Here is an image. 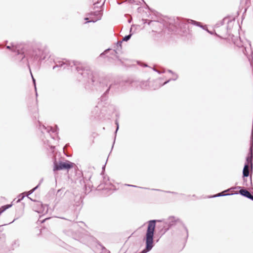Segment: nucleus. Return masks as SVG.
<instances>
[{
	"instance_id": "obj_34",
	"label": "nucleus",
	"mask_w": 253,
	"mask_h": 253,
	"mask_svg": "<svg viewBox=\"0 0 253 253\" xmlns=\"http://www.w3.org/2000/svg\"><path fill=\"white\" fill-rule=\"evenodd\" d=\"M40 185H37L36 187H35L34 188H33L34 189H35V191H36L38 188V187H39Z\"/></svg>"
},
{
	"instance_id": "obj_38",
	"label": "nucleus",
	"mask_w": 253,
	"mask_h": 253,
	"mask_svg": "<svg viewBox=\"0 0 253 253\" xmlns=\"http://www.w3.org/2000/svg\"><path fill=\"white\" fill-rule=\"evenodd\" d=\"M169 72L171 73L172 74H173V72L171 70H169Z\"/></svg>"
},
{
	"instance_id": "obj_22",
	"label": "nucleus",
	"mask_w": 253,
	"mask_h": 253,
	"mask_svg": "<svg viewBox=\"0 0 253 253\" xmlns=\"http://www.w3.org/2000/svg\"><path fill=\"white\" fill-rule=\"evenodd\" d=\"M151 190H154V191H163V192H166V193H171V194H178V193L177 192H172V191H163V190H160V189H152Z\"/></svg>"
},
{
	"instance_id": "obj_42",
	"label": "nucleus",
	"mask_w": 253,
	"mask_h": 253,
	"mask_svg": "<svg viewBox=\"0 0 253 253\" xmlns=\"http://www.w3.org/2000/svg\"><path fill=\"white\" fill-rule=\"evenodd\" d=\"M192 196H193V197H196V195H193Z\"/></svg>"
},
{
	"instance_id": "obj_16",
	"label": "nucleus",
	"mask_w": 253,
	"mask_h": 253,
	"mask_svg": "<svg viewBox=\"0 0 253 253\" xmlns=\"http://www.w3.org/2000/svg\"><path fill=\"white\" fill-rule=\"evenodd\" d=\"M169 230V227H167L165 224L161 230L158 232V234L160 235L161 237L164 234H165Z\"/></svg>"
},
{
	"instance_id": "obj_44",
	"label": "nucleus",
	"mask_w": 253,
	"mask_h": 253,
	"mask_svg": "<svg viewBox=\"0 0 253 253\" xmlns=\"http://www.w3.org/2000/svg\"><path fill=\"white\" fill-rule=\"evenodd\" d=\"M7 41H5V43H7Z\"/></svg>"
},
{
	"instance_id": "obj_3",
	"label": "nucleus",
	"mask_w": 253,
	"mask_h": 253,
	"mask_svg": "<svg viewBox=\"0 0 253 253\" xmlns=\"http://www.w3.org/2000/svg\"><path fill=\"white\" fill-rule=\"evenodd\" d=\"M27 60L31 59L33 60L42 61L45 58L43 51L39 48H34L32 49H29L26 51H23L21 54V60L24 58Z\"/></svg>"
},
{
	"instance_id": "obj_12",
	"label": "nucleus",
	"mask_w": 253,
	"mask_h": 253,
	"mask_svg": "<svg viewBox=\"0 0 253 253\" xmlns=\"http://www.w3.org/2000/svg\"><path fill=\"white\" fill-rule=\"evenodd\" d=\"M90 15H94L96 16L95 19H91L89 21H87V22H93L94 23L96 22L98 20H99L101 19V17L102 15V10H97L94 12H91L90 13Z\"/></svg>"
},
{
	"instance_id": "obj_15",
	"label": "nucleus",
	"mask_w": 253,
	"mask_h": 253,
	"mask_svg": "<svg viewBox=\"0 0 253 253\" xmlns=\"http://www.w3.org/2000/svg\"><path fill=\"white\" fill-rule=\"evenodd\" d=\"M243 178V184L247 187L252 186V176H250L249 180H248V177Z\"/></svg>"
},
{
	"instance_id": "obj_28",
	"label": "nucleus",
	"mask_w": 253,
	"mask_h": 253,
	"mask_svg": "<svg viewBox=\"0 0 253 253\" xmlns=\"http://www.w3.org/2000/svg\"><path fill=\"white\" fill-rule=\"evenodd\" d=\"M111 50L110 48H108L107 49H106L103 52H102V53H101L100 54V57H103L104 55H105L106 54H107L109 51H110Z\"/></svg>"
},
{
	"instance_id": "obj_25",
	"label": "nucleus",
	"mask_w": 253,
	"mask_h": 253,
	"mask_svg": "<svg viewBox=\"0 0 253 253\" xmlns=\"http://www.w3.org/2000/svg\"><path fill=\"white\" fill-rule=\"evenodd\" d=\"M24 193H21V194H20L18 196V198L19 199H18L17 202H20L21 201H22L25 197V195H24Z\"/></svg>"
},
{
	"instance_id": "obj_14",
	"label": "nucleus",
	"mask_w": 253,
	"mask_h": 253,
	"mask_svg": "<svg viewBox=\"0 0 253 253\" xmlns=\"http://www.w3.org/2000/svg\"><path fill=\"white\" fill-rule=\"evenodd\" d=\"M123 41H119L118 42L116 45V49L113 50L111 54L112 55H115L116 53H117V50H120L122 49V44Z\"/></svg>"
},
{
	"instance_id": "obj_39",
	"label": "nucleus",
	"mask_w": 253,
	"mask_h": 253,
	"mask_svg": "<svg viewBox=\"0 0 253 253\" xmlns=\"http://www.w3.org/2000/svg\"><path fill=\"white\" fill-rule=\"evenodd\" d=\"M15 220H16L15 219H13V220L12 222H10L9 224L13 222Z\"/></svg>"
},
{
	"instance_id": "obj_43",
	"label": "nucleus",
	"mask_w": 253,
	"mask_h": 253,
	"mask_svg": "<svg viewBox=\"0 0 253 253\" xmlns=\"http://www.w3.org/2000/svg\"><path fill=\"white\" fill-rule=\"evenodd\" d=\"M131 30H132V29L131 28L130 30V33L131 32Z\"/></svg>"
},
{
	"instance_id": "obj_5",
	"label": "nucleus",
	"mask_w": 253,
	"mask_h": 253,
	"mask_svg": "<svg viewBox=\"0 0 253 253\" xmlns=\"http://www.w3.org/2000/svg\"><path fill=\"white\" fill-rule=\"evenodd\" d=\"M164 224L169 227V229H170L172 227H174L177 225L182 226L186 232V239L188 237V232L187 227L185 226L183 222L178 218L174 216H171L169 217L167 220L164 222Z\"/></svg>"
},
{
	"instance_id": "obj_37",
	"label": "nucleus",
	"mask_w": 253,
	"mask_h": 253,
	"mask_svg": "<svg viewBox=\"0 0 253 253\" xmlns=\"http://www.w3.org/2000/svg\"><path fill=\"white\" fill-rule=\"evenodd\" d=\"M30 191H31V193H33L35 191V189H34L33 188L31 190H30Z\"/></svg>"
},
{
	"instance_id": "obj_6",
	"label": "nucleus",
	"mask_w": 253,
	"mask_h": 253,
	"mask_svg": "<svg viewBox=\"0 0 253 253\" xmlns=\"http://www.w3.org/2000/svg\"><path fill=\"white\" fill-rule=\"evenodd\" d=\"M114 84H108L107 83V79H102L101 81H99V87L102 88V91L105 90V92L101 95L100 97V100L101 101H105L107 99V94L109 93V92L111 88L113 87Z\"/></svg>"
},
{
	"instance_id": "obj_24",
	"label": "nucleus",
	"mask_w": 253,
	"mask_h": 253,
	"mask_svg": "<svg viewBox=\"0 0 253 253\" xmlns=\"http://www.w3.org/2000/svg\"><path fill=\"white\" fill-rule=\"evenodd\" d=\"M93 3V4L94 5L95 7H98L97 4L101 1V0H91Z\"/></svg>"
},
{
	"instance_id": "obj_32",
	"label": "nucleus",
	"mask_w": 253,
	"mask_h": 253,
	"mask_svg": "<svg viewBox=\"0 0 253 253\" xmlns=\"http://www.w3.org/2000/svg\"><path fill=\"white\" fill-rule=\"evenodd\" d=\"M205 30L207 31L209 33H210V34L211 35H212L213 34V33L211 31H209L208 28H207L206 26H205V29H204Z\"/></svg>"
},
{
	"instance_id": "obj_2",
	"label": "nucleus",
	"mask_w": 253,
	"mask_h": 253,
	"mask_svg": "<svg viewBox=\"0 0 253 253\" xmlns=\"http://www.w3.org/2000/svg\"><path fill=\"white\" fill-rule=\"evenodd\" d=\"M157 222H162L161 220L153 219L148 221V226L144 240L145 241V248L140 253H147L150 252L154 246V232Z\"/></svg>"
},
{
	"instance_id": "obj_41",
	"label": "nucleus",
	"mask_w": 253,
	"mask_h": 253,
	"mask_svg": "<svg viewBox=\"0 0 253 253\" xmlns=\"http://www.w3.org/2000/svg\"><path fill=\"white\" fill-rule=\"evenodd\" d=\"M105 165H104V166L102 167V169H104V168H105Z\"/></svg>"
},
{
	"instance_id": "obj_8",
	"label": "nucleus",
	"mask_w": 253,
	"mask_h": 253,
	"mask_svg": "<svg viewBox=\"0 0 253 253\" xmlns=\"http://www.w3.org/2000/svg\"><path fill=\"white\" fill-rule=\"evenodd\" d=\"M39 129L41 131L42 133H44L46 132L47 134H49L50 135L51 132L55 133V134L57 133V126H56V129H54L51 126H45L44 125H42L40 121H39Z\"/></svg>"
},
{
	"instance_id": "obj_7",
	"label": "nucleus",
	"mask_w": 253,
	"mask_h": 253,
	"mask_svg": "<svg viewBox=\"0 0 253 253\" xmlns=\"http://www.w3.org/2000/svg\"><path fill=\"white\" fill-rule=\"evenodd\" d=\"M75 164L69 161L60 162L58 164L56 162H54L53 170L58 171L63 169L69 170L72 168Z\"/></svg>"
},
{
	"instance_id": "obj_17",
	"label": "nucleus",
	"mask_w": 253,
	"mask_h": 253,
	"mask_svg": "<svg viewBox=\"0 0 253 253\" xmlns=\"http://www.w3.org/2000/svg\"><path fill=\"white\" fill-rule=\"evenodd\" d=\"M190 23L193 25L199 27L203 29H205V26H203L202 23L200 22H198L193 20L190 19Z\"/></svg>"
},
{
	"instance_id": "obj_10",
	"label": "nucleus",
	"mask_w": 253,
	"mask_h": 253,
	"mask_svg": "<svg viewBox=\"0 0 253 253\" xmlns=\"http://www.w3.org/2000/svg\"><path fill=\"white\" fill-rule=\"evenodd\" d=\"M190 23V20L189 19H177V21L176 22V24H178L180 28H183L184 29H188V24Z\"/></svg>"
},
{
	"instance_id": "obj_26",
	"label": "nucleus",
	"mask_w": 253,
	"mask_h": 253,
	"mask_svg": "<svg viewBox=\"0 0 253 253\" xmlns=\"http://www.w3.org/2000/svg\"><path fill=\"white\" fill-rule=\"evenodd\" d=\"M178 78V76L175 74V78H173V79H170L168 80H167V81H166L165 82H164L162 84V85H164L165 84H168L169 82L171 80H173V81H175Z\"/></svg>"
},
{
	"instance_id": "obj_21",
	"label": "nucleus",
	"mask_w": 253,
	"mask_h": 253,
	"mask_svg": "<svg viewBox=\"0 0 253 253\" xmlns=\"http://www.w3.org/2000/svg\"><path fill=\"white\" fill-rule=\"evenodd\" d=\"M115 124L116 125V129L115 131V136L113 144V145H112V149H113V148L114 144L115 142L116 134H117V131H118V130L119 129V122H118V121L117 120L115 121Z\"/></svg>"
},
{
	"instance_id": "obj_1",
	"label": "nucleus",
	"mask_w": 253,
	"mask_h": 253,
	"mask_svg": "<svg viewBox=\"0 0 253 253\" xmlns=\"http://www.w3.org/2000/svg\"><path fill=\"white\" fill-rule=\"evenodd\" d=\"M55 65L53 67V70L55 69L56 68L69 69V67H70L72 70V68L75 67L79 75L80 76L79 78L82 77L84 82H86L89 84H91L93 85H95V77L93 75L92 72L88 67L83 68L78 62L70 61L64 59L62 60L55 61Z\"/></svg>"
},
{
	"instance_id": "obj_19",
	"label": "nucleus",
	"mask_w": 253,
	"mask_h": 253,
	"mask_svg": "<svg viewBox=\"0 0 253 253\" xmlns=\"http://www.w3.org/2000/svg\"><path fill=\"white\" fill-rule=\"evenodd\" d=\"M12 205H4L0 208V215L1 214L4 212L5 210H6L7 209L10 208L11 207Z\"/></svg>"
},
{
	"instance_id": "obj_31",
	"label": "nucleus",
	"mask_w": 253,
	"mask_h": 253,
	"mask_svg": "<svg viewBox=\"0 0 253 253\" xmlns=\"http://www.w3.org/2000/svg\"><path fill=\"white\" fill-rule=\"evenodd\" d=\"M143 20L145 21L144 22V23H146L148 21L147 23H148V25H150V23L153 21H150V20H147V19H145V20Z\"/></svg>"
},
{
	"instance_id": "obj_45",
	"label": "nucleus",
	"mask_w": 253,
	"mask_h": 253,
	"mask_svg": "<svg viewBox=\"0 0 253 253\" xmlns=\"http://www.w3.org/2000/svg\"><path fill=\"white\" fill-rule=\"evenodd\" d=\"M47 210H46V211H45V212H47Z\"/></svg>"
},
{
	"instance_id": "obj_40",
	"label": "nucleus",
	"mask_w": 253,
	"mask_h": 253,
	"mask_svg": "<svg viewBox=\"0 0 253 253\" xmlns=\"http://www.w3.org/2000/svg\"><path fill=\"white\" fill-rule=\"evenodd\" d=\"M60 190H58V191H57V194H58V193H59V192H60Z\"/></svg>"
},
{
	"instance_id": "obj_36",
	"label": "nucleus",
	"mask_w": 253,
	"mask_h": 253,
	"mask_svg": "<svg viewBox=\"0 0 253 253\" xmlns=\"http://www.w3.org/2000/svg\"><path fill=\"white\" fill-rule=\"evenodd\" d=\"M153 70L155 71V72H158L159 74H161V72H160L159 71H158V70L155 69H153Z\"/></svg>"
},
{
	"instance_id": "obj_9",
	"label": "nucleus",
	"mask_w": 253,
	"mask_h": 253,
	"mask_svg": "<svg viewBox=\"0 0 253 253\" xmlns=\"http://www.w3.org/2000/svg\"><path fill=\"white\" fill-rule=\"evenodd\" d=\"M240 189L238 193H236V194H240L242 196L247 198L250 200L252 199L253 195H252L247 190L244 189L241 186L232 187L231 189Z\"/></svg>"
},
{
	"instance_id": "obj_33",
	"label": "nucleus",
	"mask_w": 253,
	"mask_h": 253,
	"mask_svg": "<svg viewBox=\"0 0 253 253\" xmlns=\"http://www.w3.org/2000/svg\"><path fill=\"white\" fill-rule=\"evenodd\" d=\"M43 180V178H42L40 180V182H39V183L38 185H40L41 184V183L42 182Z\"/></svg>"
},
{
	"instance_id": "obj_4",
	"label": "nucleus",
	"mask_w": 253,
	"mask_h": 253,
	"mask_svg": "<svg viewBox=\"0 0 253 253\" xmlns=\"http://www.w3.org/2000/svg\"><path fill=\"white\" fill-rule=\"evenodd\" d=\"M250 167L251 171L253 169V137L251 136L250 146L249 153L246 158V162L243 169V178L248 177L249 175V168Z\"/></svg>"
},
{
	"instance_id": "obj_18",
	"label": "nucleus",
	"mask_w": 253,
	"mask_h": 253,
	"mask_svg": "<svg viewBox=\"0 0 253 253\" xmlns=\"http://www.w3.org/2000/svg\"><path fill=\"white\" fill-rule=\"evenodd\" d=\"M90 237L87 235H85L84 237L82 236V234L79 237V239H77L80 242L83 243V244H86L87 241L89 239Z\"/></svg>"
},
{
	"instance_id": "obj_13",
	"label": "nucleus",
	"mask_w": 253,
	"mask_h": 253,
	"mask_svg": "<svg viewBox=\"0 0 253 253\" xmlns=\"http://www.w3.org/2000/svg\"><path fill=\"white\" fill-rule=\"evenodd\" d=\"M230 190H231V188L230 189H228L226 190H225L223 192H220L218 194H214V195H211V196H209L208 197L209 198H216V197H221V196H228V195H232L233 194H224V193L225 192H226L227 191H229Z\"/></svg>"
},
{
	"instance_id": "obj_29",
	"label": "nucleus",
	"mask_w": 253,
	"mask_h": 253,
	"mask_svg": "<svg viewBox=\"0 0 253 253\" xmlns=\"http://www.w3.org/2000/svg\"><path fill=\"white\" fill-rule=\"evenodd\" d=\"M24 194H26V193L27 194V197L29 199H30L31 201H33V200L30 197H29V195H31L32 194V193H31V191L30 190L28 191V192H24Z\"/></svg>"
},
{
	"instance_id": "obj_23",
	"label": "nucleus",
	"mask_w": 253,
	"mask_h": 253,
	"mask_svg": "<svg viewBox=\"0 0 253 253\" xmlns=\"http://www.w3.org/2000/svg\"><path fill=\"white\" fill-rule=\"evenodd\" d=\"M132 35V34L130 33L129 35L125 36L123 38V39L122 40V41L123 42V41H125V42L128 41L130 39Z\"/></svg>"
},
{
	"instance_id": "obj_30",
	"label": "nucleus",
	"mask_w": 253,
	"mask_h": 253,
	"mask_svg": "<svg viewBox=\"0 0 253 253\" xmlns=\"http://www.w3.org/2000/svg\"><path fill=\"white\" fill-rule=\"evenodd\" d=\"M126 185L127 186H130V187H139V188H143L142 187H138L137 186H135V185H131V184H126ZM144 189H148V188H144Z\"/></svg>"
},
{
	"instance_id": "obj_27",
	"label": "nucleus",
	"mask_w": 253,
	"mask_h": 253,
	"mask_svg": "<svg viewBox=\"0 0 253 253\" xmlns=\"http://www.w3.org/2000/svg\"><path fill=\"white\" fill-rule=\"evenodd\" d=\"M32 81H33V83L34 85V87H35V91H36V96L38 95V93H37V87H36V80L34 78V77H33V76L32 75Z\"/></svg>"
},
{
	"instance_id": "obj_35",
	"label": "nucleus",
	"mask_w": 253,
	"mask_h": 253,
	"mask_svg": "<svg viewBox=\"0 0 253 253\" xmlns=\"http://www.w3.org/2000/svg\"><path fill=\"white\" fill-rule=\"evenodd\" d=\"M84 20L86 21V23H87V21H89V18H87V17L85 18H84Z\"/></svg>"
},
{
	"instance_id": "obj_11",
	"label": "nucleus",
	"mask_w": 253,
	"mask_h": 253,
	"mask_svg": "<svg viewBox=\"0 0 253 253\" xmlns=\"http://www.w3.org/2000/svg\"><path fill=\"white\" fill-rule=\"evenodd\" d=\"M6 48L11 51L15 52L16 53L17 56H19V58L21 59V54H22V51H20V50L18 48V47L16 46L13 42L11 43V45H7Z\"/></svg>"
},
{
	"instance_id": "obj_20",
	"label": "nucleus",
	"mask_w": 253,
	"mask_h": 253,
	"mask_svg": "<svg viewBox=\"0 0 253 253\" xmlns=\"http://www.w3.org/2000/svg\"><path fill=\"white\" fill-rule=\"evenodd\" d=\"M98 247L101 250L100 253H110V252L107 250L104 246H103L100 243L98 244Z\"/></svg>"
}]
</instances>
